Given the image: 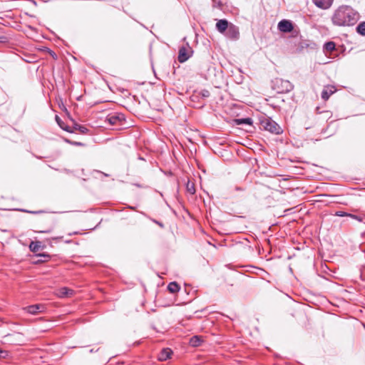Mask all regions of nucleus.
I'll use <instances>...</instances> for the list:
<instances>
[{"mask_svg":"<svg viewBox=\"0 0 365 365\" xmlns=\"http://www.w3.org/2000/svg\"><path fill=\"white\" fill-rule=\"evenodd\" d=\"M72 144L76 145H83L81 143H79V142H73V143H72Z\"/></svg>","mask_w":365,"mask_h":365,"instance_id":"cd10ccee","label":"nucleus"},{"mask_svg":"<svg viewBox=\"0 0 365 365\" xmlns=\"http://www.w3.org/2000/svg\"><path fill=\"white\" fill-rule=\"evenodd\" d=\"M123 120H125V115L120 113L109 114L106 119V121L108 122L112 125H117L118 123H121Z\"/></svg>","mask_w":365,"mask_h":365,"instance_id":"39448f33","label":"nucleus"},{"mask_svg":"<svg viewBox=\"0 0 365 365\" xmlns=\"http://www.w3.org/2000/svg\"><path fill=\"white\" fill-rule=\"evenodd\" d=\"M217 4H218V6H222V3H221L220 1H219V2L217 3Z\"/></svg>","mask_w":365,"mask_h":365,"instance_id":"f704fd0d","label":"nucleus"},{"mask_svg":"<svg viewBox=\"0 0 365 365\" xmlns=\"http://www.w3.org/2000/svg\"><path fill=\"white\" fill-rule=\"evenodd\" d=\"M200 96L202 97V98H208L210 95L209 91L206 90V89H204V90H202L200 93Z\"/></svg>","mask_w":365,"mask_h":365,"instance_id":"393cba45","label":"nucleus"},{"mask_svg":"<svg viewBox=\"0 0 365 365\" xmlns=\"http://www.w3.org/2000/svg\"><path fill=\"white\" fill-rule=\"evenodd\" d=\"M356 32L361 36H365V21L361 22L356 28Z\"/></svg>","mask_w":365,"mask_h":365,"instance_id":"a211bd4d","label":"nucleus"},{"mask_svg":"<svg viewBox=\"0 0 365 365\" xmlns=\"http://www.w3.org/2000/svg\"><path fill=\"white\" fill-rule=\"evenodd\" d=\"M273 88L279 93H287L290 92L294 86L288 80L277 78L273 81Z\"/></svg>","mask_w":365,"mask_h":365,"instance_id":"7ed1b4c3","label":"nucleus"},{"mask_svg":"<svg viewBox=\"0 0 365 365\" xmlns=\"http://www.w3.org/2000/svg\"><path fill=\"white\" fill-rule=\"evenodd\" d=\"M359 13L347 5L339 6L333 13L331 22L337 26H351L359 20Z\"/></svg>","mask_w":365,"mask_h":365,"instance_id":"f257e3e1","label":"nucleus"},{"mask_svg":"<svg viewBox=\"0 0 365 365\" xmlns=\"http://www.w3.org/2000/svg\"><path fill=\"white\" fill-rule=\"evenodd\" d=\"M235 122L237 125L247 124L249 125H252L253 123L251 118H237L235 120Z\"/></svg>","mask_w":365,"mask_h":365,"instance_id":"2eb2a0df","label":"nucleus"},{"mask_svg":"<svg viewBox=\"0 0 365 365\" xmlns=\"http://www.w3.org/2000/svg\"><path fill=\"white\" fill-rule=\"evenodd\" d=\"M349 217L354 219V220H356L360 222H363L364 221V217L363 216H360V215H354V214H351L350 213V215L349 216Z\"/></svg>","mask_w":365,"mask_h":365,"instance_id":"4be33fe9","label":"nucleus"},{"mask_svg":"<svg viewBox=\"0 0 365 365\" xmlns=\"http://www.w3.org/2000/svg\"><path fill=\"white\" fill-rule=\"evenodd\" d=\"M229 26L226 19H220L216 24V29L220 33L225 34Z\"/></svg>","mask_w":365,"mask_h":365,"instance_id":"f8f14e48","label":"nucleus"},{"mask_svg":"<svg viewBox=\"0 0 365 365\" xmlns=\"http://www.w3.org/2000/svg\"><path fill=\"white\" fill-rule=\"evenodd\" d=\"M201 342H202V339L198 336H194L191 337L190 339V344L192 346H198L200 345Z\"/></svg>","mask_w":365,"mask_h":365,"instance_id":"f3484780","label":"nucleus"},{"mask_svg":"<svg viewBox=\"0 0 365 365\" xmlns=\"http://www.w3.org/2000/svg\"><path fill=\"white\" fill-rule=\"evenodd\" d=\"M311 127H312V125H305V128H306V129H308V128H311Z\"/></svg>","mask_w":365,"mask_h":365,"instance_id":"2f4dec72","label":"nucleus"},{"mask_svg":"<svg viewBox=\"0 0 365 365\" xmlns=\"http://www.w3.org/2000/svg\"><path fill=\"white\" fill-rule=\"evenodd\" d=\"M278 29L283 33L291 32L294 27L291 21L283 19L281 20L277 25Z\"/></svg>","mask_w":365,"mask_h":365,"instance_id":"0eeeda50","label":"nucleus"},{"mask_svg":"<svg viewBox=\"0 0 365 365\" xmlns=\"http://www.w3.org/2000/svg\"><path fill=\"white\" fill-rule=\"evenodd\" d=\"M260 125L264 130L275 135L281 134L283 132L279 125L269 117L262 118L260 120Z\"/></svg>","mask_w":365,"mask_h":365,"instance_id":"f03ea898","label":"nucleus"},{"mask_svg":"<svg viewBox=\"0 0 365 365\" xmlns=\"http://www.w3.org/2000/svg\"><path fill=\"white\" fill-rule=\"evenodd\" d=\"M226 37L232 40H236L239 38L240 32L239 29L234 24H230L228 29L225 33Z\"/></svg>","mask_w":365,"mask_h":365,"instance_id":"423d86ee","label":"nucleus"},{"mask_svg":"<svg viewBox=\"0 0 365 365\" xmlns=\"http://www.w3.org/2000/svg\"><path fill=\"white\" fill-rule=\"evenodd\" d=\"M192 53L193 51L187 43L185 45L181 46L179 49L178 57L179 62L184 63L187 61L192 56Z\"/></svg>","mask_w":365,"mask_h":365,"instance_id":"20e7f679","label":"nucleus"},{"mask_svg":"<svg viewBox=\"0 0 365 365\" xmlns=\"http://www.w3.org/2000/svg\"><path fill=\"white\" fill-rule=\"evenodd\" d=\"M44 309V306L40 304L27 306L23 308V310L31 314H36L42 312Z\"/></svg>","mask_w":365,"mask_h":365,"instance_id":"6e6552de","label":"nucleus"},{"mask_svg":"<svg viewBox=\"0 0 365 365\" xmlns=\"http://www.w3.org/2000/svg\"><path fill=\"white\" fill-rule=\"evenodd\" d=\"M214 3H216L215 0H212Z\"/></svg>","mask_w":365,"mask_h":365,"instance_id":"e433bc0d","label":"nucleus"},{"mask_svg":"<svg viewBox=\"0 0 365 365\" xmlns=\"http://www.w3.org/2000/svg\"><path fill=\"white\" fill-rule=\"evenodd\" d=\"M41 247V245L40 242H32L29 246L31 251L33 252L38 251Z\"/></svg>","mask_w":365,"mask_h":365,"instance_id":"6ab92c4d","label":"nucleus"},{"mask_svg":"<svg viewBox=\"0 0 365 365\" xmlns=\"http://www.w3.org/2000/svg\"><path fill=\"white\" fill-rule=\"evenodd\" d=\"M73 293V291L67 287H61L58 290V296L59 297L63 298L66 297L71 296Z\"/></svg>","mask_w":365,"mask_h":365,"instance_id":"ddd939ff","label":"nucleus"},{"mask_svg":"<svg viewBox=\"0 0 365 365\" xmlns=\"http://www.w3.org/2000/svg\"><path fill=\"white\" fill-rule=\"evenodd\" d=\"M334 215L338 217H349L350 215V213L339 210L335 212Z\"/></svg>","mask_w":365,"mask_h":365,"instance_id":"5701e85b","label":"nucleus"},{"mask_svg":"<svg viewBox=\"0 0 365 365\" xmlns=\"http://www.w3.org/2000/svg\"><path fill=\"white\" fill-rule=\"evenodd\" d=\"M335 91L336 90L334 86H326L322 92L321 97L324 101H327Z\"/></svg>","mask_w":365,"mask_h":365,"instance_id":"9b49d317","label":"nucleus"},{"mask_svg":"<svg viewBox=\"0 0 365 365\" xmlns=\"http://www.w3.org/2000/svg\"><path fill=\"white\" fill-rule=\"evenodd\" d=\"M37 256L43 257V259L41 260V261H43V262L48 261L51 258V256L49 255H48V254H46V253H40V254H38Z\"/></svg>","mask_w":365,"mask_h":365,"instance_id":"b1692460","label":"nucleus"},{"mask_svg":"<svg viewBox=\"0 0 365 365\" xmlns=\"http://www.w3.org/2000/svg\"><path fill=\"white\" fill-rule=\"evenodd\" d=\"M6 355V352L2 349H0V359L5 358Z\"/></svg>","mask_w":365,"mask_h":365,"instance_id":"a878e982","label":"nucleus"},{"mask_svg":"<svg viewBox=\"0 0 365 365\" xmlns=\"http://www.w3.org/2000/svg\"><path fill=\"white\" fill-rule=\"evenodd\" d=\"M7 41V38L6 36H0V43H5Z\"/></svg>","mask_w":365,"mask_h":365,"instance_id":"bb28decb","label":"nucleus"},{"mask_svg":"<svg viewBox=\"0 0 365 365\" xmlns=\"http://www.w3.org/2000/svg\"><path fill=\"white\" fill-rule=\"evenodd\" d=\"M324 48L327 51H332L335 49V43L333 41H329L324 44Z\"/></svg>","mask_w":365,"mask_h":365,"instance_id":"412c9836","label":"nucleus"},{"mask_svg":"<svg viewBox=\"0 0 365 365\" xmlns=\"http://www.w3.org/2000/svg\"><path fill=\"white\" fill-rule=\"evenodd\" d=\"M73 129L79 131L82 134H87L89 132V130L86 126L78 123H74Z\"/></svg>","mask_w":365,"mask_h":365,"instance_id":"dca6fc26","label":"nucleus"},{"mask_svg":"<svg viewBox=\"0 0 365 365\" xmlns=\"http://www.w3.org/2000/svg\"><path fill=\"white\" fill-rule=\"evenodd\" d=\"M40 232H42V233H48V232H50V230L41 231Z\"/></svg>","mask_w":365,"mask_h":365,"instance_id":"7c9ffc66","label":"nucleus"},{"mask_svg":"<svg viewBox=\"0 0 365 365\" xmlns=\"http://www.w3.org/2000/svg\"><path fill=\"white\" fill-rule=\"evenodd\" d=\"M155 222L156 224H158V225H160V227H163V225L161 222H158V221H155Z\"/></svg>","mask_w":365,"mask_h":365,"instance_id":"c85d7f7f","label":"nucleus"},{"mask_svg":"<svg viewBox=\"0 0 365 365\" xmlns=\"http://www.w3.org/2000/svg\"><path fill=\"white\" fill-rule=\"evenodd\" d=\"M173 354V351L169 348H164L159 353L158 359L159 361H163L170 359Z\"/></svg>","mask_w":365,"mask_h":365,"instance_id":"9d476101","label":"nucleus"},{"mask_svg":"<svg viewBox=\"0 0 365 365\" xmlns=\"http://www.w3.org/2000/svg\"><path fill=\"white\" fill-rule=\"evenodd\" d=\"M186 190L187 191L191 194L193 195L195 192V187L193 182L188 181L186 184Z\"/></svg>","mask_w":365,"mask_h":365,"instance_id":"aec40b11","label":"nucleus"},{"mask_svg":"<svg viewBox=\"0 0 365 365\" xmlns=\"http://www.w3.org/2000/svg\"><path fill=\"white\" fill-rule=\"evenodd\" d=\"M235 189H236V190H242V188L238 187H236V188H235Z\"/></svg>","mask_w":365,"mask_h":365,"instance_id":"473e14b6","label":"nucleus"},{"mask_svg":"<svg viewBox=\"0 0 365 365\" xmlns=\"http://www.w3.org/2000/svg\"><path fill=\"white\" fill-rule=\"evenodd\" d=\"M65 242H66V243H71V240H66V241H65Z\"/></svg>","mask_w":365,"mask_h":365,"instance_id":"72a5a7b5","label":"nucleus"},{"mask_svg":"<svg viewBox=\"0 0 365 365\" xmlns=\"http://www.w3.org/2000/svg\"><path fill=\"white\" fill-rule=\"evenodd\" d=\"M168 289L170 293H176L180 290L179 284L175 282H172L168 284Z\"/></svg>","mask_w":365,"mask_h":365,"instance_id":"4468645a","label":"nucleus"},{"mask_svg":"<svg viewBox=\"0 0 365 365\" xmlns=\"http://www.w3.org/2000/svg\"><path fill=\"white\" fill-rule=\"evenodd\" d=\"M316 6L322 9H327L331 7L333 0H312Z\"/></svg>","mask_w":365,"mask_h":365,"instance_id":"1a4fd4ad","label":"nucleus"},{"mask_svg":"<svg viewBox=\"0 0 365 365\" xmlns=\"http://www.w3.org/2000/svg\"><path fill=\"white\" fill-rule=\"evenodd\" d=\"M56 120H58V116H57V115H56Z\"/></svg>","mask_w":365,"mask_h":365,"instance_id":"c9c22d12","label":"nucleus"},{"mask_svg":"<svg viewBox=\"0 0 365 365\" xmlns=\"http://www.w3.org/2000/svg\"><path fill=\"white\" fill-rule=\"evenodd\" d=\"M63 237H53V240H60V239H62Z\"/></svg>","mask_w":365,"mask_h":365,"instance_id":"c756f323","label":"nucleus"}]
</instances>
